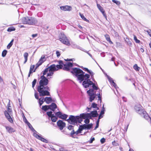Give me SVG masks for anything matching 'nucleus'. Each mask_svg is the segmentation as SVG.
<instances>
[{
  "mask_svg": "<svg viewBox=\"0 0 151 151\" xmlns=\"http://www.w3.org/2000/svg\"><path fill=\"white\" fill-rule=\"evenodd\" d=\"M71 72L77 78L80 83L83 81L82 85L84 88H87L93 84V82L89 79V75L87 74H85V73L80 68H74Z\"/></svg>",
  "mask_w": 151,
  "mask_h": 151,
  "instance_id": "obj_1",
  "label": "nucleus"
},
{
  "mask_svg": "<svg viewBox=\"0 0 151 151\" xmlns=\"http://www.w3.org/2000/svg\"><path fill=\"white\" fill-rule=\"evenodd\" d=\"M41 80L39 82V86H38L37 88L40 96H50V93L48 91H50V88L46 86L48 83V79L43 75L41 76Z\"/></svg>",
  "mask_w": 151,
  "mask_h": 151,
  "instance_id": "obj_2",
  "label": "nucleus"
},
{
  "mask_svg": "<svg viewBox=\"0 0 151 151\" xmlns=\"http://www.w3.org/2000/svg\"><path fill=\"white\" fill-rule=\"evenodd\" d=\"M81 114L80 116H74L73 115H70L69 118L67 120V121L71 124H77L78 122L81 123L83 121V117L81 116Z\"/></svg>",
  "mask_w": 151,
  "mask_h": 151,
  "instance_id": "obj_3",
  "label": "nucleus"
},
{
  "mask_svg": "<svg viewBox=\"0 0 151 151\" xmlns=\"http://www.w3.org/2000/svg\"><path fill=\"white\" fill-rule=\"evenodd\" d=\"M22 22L24 24L29 25H33L37 22L36 19L32 17H23L22 19Z\"/></svg>",
  "mask_w": 151,
  "mask_h": 151,
  "instance_id": "obj_4",
  "label": "nucleus"
},
{
  "mask_svg": "<svg viewBox=\"0 0 151 151\" xmlns=\"http://www.w3.org/2000/svg\"><path fill=\"white\" fill-rule=\"evenodd\" d=\"M134 109L139 114H140L145 119H147L148 116L146 112L142 109V107L140 105H137L134 106Z\"/></svg>",
  "mask_w": 151,
  "mask_h": 151,
  "instance_id": "obj_5",
  "label": "nucleus"
},
{
  "mask_svg": "<svg viewBox=\"0 0 151 151\" xmlns=\"http://www.w3.org/2000/svg\"><path fill=\"white\" fill-rule=\"evenodd\" d=\"M59 40L63 44L67 46H69L70 45L68 40L63 33H61L59 35Z\"/></svg>",
  "mask_w": 151,
  "mask_h": 151,
  "instance_id": "obj_6",
  "label": "nucleus"
},
{
  "mask_svg": "<svg viewBox=\"0 0 151 151\" xmlns=\"http://www.w3.org/2000/svg\"><path fill=\"white\" fill-rule=\"evenodd\" d=\"M98 115V114L96 110L92 111L90 113H83L81 114V116L83 117V119H85L86 118H91V117H96Z\"/></svg>",
  "mask_w": 151,
  "mask_h": 151,
  "instance_id": "obj_7",
  "label": "nucleus"
},
{
  "mask_svg": "<svg viewBox=\"0 0 151 151\" xmlns=\"http://www.w3.org/2000/svg\"><path fill=\"white\" fill-rule=\"evenodd\" d=\"M87 93L89 96V101L90 102H92L96 97V91H94L93 89H90L87 91Z\"/></svg>",
  "mask_w": 151,
  "mask_h": 151,
  "instance_id": "obj_8",
  "label": "nucleus"
},
{
  "mask_svg": "<svg viewBox=\"0 0 151 151\" xmlns=\"http://www.w3.org/2000/svg\"><path fill=\"white\" fill-rule=\"evenodd\" d=\"M64 67L63 68V69L64 70L66 71H70L72 74H73L71 71L73 70V68L72 69V70H70V68H71L73 66V64L72 63L69 62L68 63L66 64H63Z\"/></svg>",
  "mask_w": 151,
  "mask_h": 151,
  "instance_id": "obj_9",
  "label": "nucleus"
},
{
  "mask_svg": "<svg viewBox=\"0 0 151 151\" xmlns=\"http://www.w3.org/2000/svg\"><path fill=\"white\" fill-rule=\"evenodd\" d=\"M50 57V56H49L46 57L45 55H42L39 61L37 62L36 65V67H38L40 65H41L42 63L46 60L47 58Z\"/></svg>",
  "mask_w": 151,
  "mask_h": 151,
  "instance_id": "obj_10",
  "label": "nucleus"
},
{
  "mask_svg": "<svg viewBox=\"0 0 151 151\" xmlns=\"http://www.w3.org/2000/svg\"><path fill=\"white\" fill-rule=\"evenodd\" d=\"M57 125L60 130H62L65 126V123L61 120H59L57 122Z\"/></svg>",
  "mask_w": 151,
  "mask_h": 151,
  "instance_id": "obj_11",
  "label": "nucleus"
},
{
  "mask_svg": "<svg viewBox=\"0 0 151 151\" xmlns=\"http://www.w3.org/2000/svg\"><path fill=\"white\" fill-rule=\"evenodd\" d=\"M33 135L36 138L46 143H48V141L47 140L38 135L36 133L34 132L33 134Z\"/></svg>",
  "mask_w": 151,
  "mask_h": 151,
  "instance_id": "obj_12",
  "label": "nucleus"
},
{
  "mask_svg": "<svg viewBox=\"0 0 151 151\" xmlns=\"http://www.w3.org/2000/svg\"><path fill=\"white\" fill-rule=\"evenodd\" d=\"M4 113L7 119L11 123H13V121L12 119L11 116V114H10L6 111H4Z\"/></svg>",
  "mask_w": 151,
  "mask_h": 151,
  "instance_id": "obj_13",
  "label": "nucleus"
},
{
  "mask_svg": "<svg viewBox=\"0 0 151 151\" xmlns=\"http://www.w3.org/2000/svg\"><path fill=\"white\" fill-rule=\"evenodd\" d=\"M60 8L61 10L64 11H70L72 9V7L68 5L60 6Z\"/></svg>",
  "mask_w": 151,
  "mask_h": 151,
  "instance_id": "obj_14",
  "label": "nucleus"
},
{
  "mask_svg": "<svg viewBox=\"0 0 151 151\" xmlns=\"http://www.w3.org/2000/svg\"><path fill=\"white\" fill-rule=\"evenodd\" d=\"M97 6L99 9L102 13L104 17L106 19V16L102 7L100 4H97Z\"/></svg>",
  "mask_w": 151,
  "mask_h": 151,
  "instance_id": "obj_15",
  "label": "nucleus"
},
{
  "mask_svg": "<svg viewBox=\"0 0 151 151\" xmlns=\"http://www.w3.org/2000/svg\"><path fill=\"white\" fill-rule=\"evenodd\" d=\"M5 128L6 131L10 133L14 132L15 131L14 128L10 126H6Z\"/></svg>",
  "mask_w": 151,
  "mask_h": 151,
  "instance_id": "obj_16",
  "label": "nucleus"
},
{
  "mask_svg": "<svg viewBox=\"0 0 151 151\" xmlns=\"http://www.w3.org/2000/svg\"><path fill=\"white\" fill-rule=\"evenodd\" d=\"M48 67L49 69V71H51L54 72V71H56L57 69L56 65L55 64H52Z\"/></svg>",
  "mask_w": 151,
  "mask_h": 151,
  "instance_id": "obj_17",
  "label": "nucleus"
},
{
  "mask_svg": "<svg viewBox=\"0 0 151 151\" xmlns=\"http://www.w3.org/2000/svg\"><path fill=\"white\" fill-rule=\"evenodd\" d=\"M50 109L53 111H54L55 109L57 108V106L55 104L52 103L50 105H49Z\"/></svg>",
  "mask_w": 151,
  "mask_h": 151,
  "instance_id": "obj_18",
  "label": "nucleus"
},
{
  "mask_svg": "<svg viewBox=\"0 0 151 151\" xmlns=\"http://www.w3.org/2000/svg\"><path fill=\"white\" fill-rule=\"evenodd\" d=\"M44 101L47 104H49L52 101V99L50 97H46L44 99Z\"/></svg>",
  "mask_w": 151,
  "mask_h": 151,
  "instance_id": "obj_19",
  "label": "nucleus"
},
{
  "mask_svg": "<svg viewBox=\"0 0 151 151\" xmlns=\"http://www.w3.org/2000/svg\"><path fill=\"white\" fill-rule=\"evenodd\" d=\"M27 124L29 127V128L32 130L33 132L36 133L37 132L35 130V129L32 127V125L31 124L27 121L26 120Z\"/></svg>",
  "mask_w": 151,
  "mask_h": 151,
  "instance_id": "obj_20",
  "label": "nucleus"
},
{
  "mask_svg": "<svg viewBox=\"0 0 151 151\" xmlns=\"http://www.w3.org/2000/svg\"><path fill=\"white\" fill-rule=\"evenodd\" d=\"M83 69L89 73L91 75L92 78L94 75V73L92 71L89 70L87 68H84Z\"/></svg>",
  "mask_w": 151,
  "mask_h": 151,
  "instance_id": "obj_21",
  "label": "nucleus"
},
{
  "mask_svg": "<svg viewBox=\"0 0 151 151\" xmlns=\"http://www.w3.org/2000/svg\"><path fill=\"white\" fill-rule=\"evenodd\" d=\"M10 101H9V102L8 105V107L7 108V111L10 114H11L12 113V109L11 106H10Z\"/></svg>",
  "mask_w": 151,
  "mask_h": 151,
  "instance_id": "obj_22",
  "label": "nucleus"
},
{
  "mask_svg": "<svg viewBox=\"0 0 151 151\" xmlns=\"http://www.w3.org/2000/svg\"><path fill=\"white\" fill-rule=\"evenodd\" d=\"M105 37L107 41H108L110 44H113L111 40L109 35H105Z\"/></svg>",
  "mask_w": 151,
  "mask_h": 151,
  "instance_id": "obj_23",
  "label": "nucleus"
},
{
  "mask_svg": "<svg viewBox=\"0 0 151 151\" xmlns=\"http://www.w3.org/2000/svg\"><path fill=\"white\" fill-rule=\"evenodd\" d=\"M54 74V72L51 71H49L48 73H47V77L48 79H50L52 78L51 77H49L50 76H52Z\"/></svg>",
  "mask_w": 151,
  "mask_h": 151,
  "instance_id": "obj_24",
  "label": "nucleus"
},
{
  "mask_svg": "<svg viewBox=\"0 0 151 151\" xmlns=\"http://www.w3.org/2000/svg\"><path fill=\"white\" fill-rule=\"evenodd\" d=\"M24 56L25 60L24 63L25 64L27 62V60L28 57V53L27 52H25L24 54Z\"/></svg>",
  "mask_w": 151,
  "mask_h": 151,
  "instance_id": "obj_25",
  "label": "nucleus"
},
{
  "mask_svg": "<svg viewBox=\"0 0 151 151\" xmlns=\"http://www.w3.org/2000/svg\"><path fill=\"white\" fill-rule=\"evenodd\" d=\"M42 110L45 111H47L48 109H50L49 105H45L42 106Z\"/></svg>",
  "mask_w": 151,
  "mask_h": 151,
  "instance_id": "obj_26",
  "label": "nucleus"
},
{
  "mask_svg": "<svg viewBox=\"0 0 151 151\" xmlns=\"http://www.w3.org/2000/svg\"><path fill=\"white\" fill-rule=\"evenodd\" d=\"M44 101V98L41 97L39 99V103L40 104V106H41L43 104Z\"/></svg>",
  "mask_w": 151,
  "mask_h": 151,
  "instance_id": "obj_27",
  "label": "nucleus"
},
{
  "mask_svg": "<svg viewBox=\"0 0 151 151\" xmlns=\"http://www.w3.org/2000/svg\"><path fill=\"white\" fill-rule=\"evenodd\" d=\"M52 121L53 122H55L58 119L54 115L50 117Z\"/></svg>",
  "mask_w": 151,
  "mask_h": 151,
  "instance_id": "obj_28",
  "label": "nucleus"
},
{
  "mask_svg": "<svg viewBox=\"0 0 151 151\" xmlns=\"http://www.w3.org/2000/svg\"><path fill=\"white\" fill-rule=\"evenodd\" d=\"M14 39H12L11 41L8 44L7 46V49H9L12 46L13 44V42H14Z\"/></svg>",
  "mask_w": 151,
  "mask_h": 151,
  "instance_id": "obj_29",
  "label": "nucleus"
},
{
  "mask_svg": "<svg viewBox=\"0 0 151 151\" xmlns=\"http://www.w3.org/2000/svg\"><path fill=\"white\" fill-rule=\"evenodd\" d=\"M133 68L136 71H139L140 69L137 64H135L133 66Z\"/></svg>",
  "mask_w": 151,
  "mask_h": 151,
  "instance_id": "obj_30",
  "label": "nucleus"
},
{
  "mask_svg": "<svg viewBox=\"0 0 151 151\" xmlns=\"http://www.w3.org/2000/svg\"><path fill=\"white\" fill-rule=\"evenodd\" d=\"M48 71H49V69L48 67L47 68H46L44 71L42 72V73L43 74V75L44 76V75H45Z\"/></svg>",
  "mask_w": 151,
  "mask_h": 151,
  "instance_id": "obj_31",
  "label": "nucleus"
},
{
  "mask_svg": "<svg viewBox=\"0 0 151 151\" xmlns=\"http://www.w3.org/2000/svg\"><path fill=\"white\" fill-rule=\"evenodd\" d=\"M80 15L81 16V17L82 18V19H83L84 20L86 21L87 22H88L89 21L86 19L85 17L82 14H81V13H79Z\"/></svg>",
  "mask_w": 151,
  "mask_h": 151,
  "instance_id": "obj_32",
  "label": "nucleus"
},
{
  "mask_svg": "<svg viewBox=\"0 0 151 151\" xmlns=\"http://www.w3.org/2000/svg\"><path fill=\"white\" fill-rule=\"evenodd\" d=\"M78 130L76 132H75L74 130H73L70 133V135L71 136L73 135L74 134H77L78 133Z\"/></svg>",
  "mask_w": 151,
  "mask_h": 151,
  "instance_id": "obj_33",
  "label": "nucleus"
},
{
  "mask_svg": "<svg viewBox=\"0 0 151 151\" xmlns=\"http://www.w3.org/2000/svg\"><path fill=\"white\" fill-rule=\"evenodd\" d=\"M63 65H56V71L58 70L59 69L62 68Z\"/></svg>",
  "mask_w": 151,
  "mask_h": 151,
  "instance_id": "obj_34",
  "label": "nucleus"
},
{
  "mask_svg": "<svg viewBox=\"0 0 151 151\" xmlns=\"http://www.w3.org/2000/svg\"><path fill=\"white\" fill-rule=\"evenodd\" d=\"M68 117V115L65 114H62L60 117V119H65L67 117Z\"/></svg>",
  "mask_w": 151,
  "mask_h": 151,
  "instance_id": "obj_35",
  "label": "nucleus"
},
{
  "mask_svg": "<svg viewBox=\"0 0 151 151\" xmlns=\"http://www.w3.org/2000/svg\"><path fill=\"white\" fill-rule=\"evenodd\" d=\"M62 114V113L60 111L57 112L55 113L56 116L60 118Z\"/></svg>",
  "mask_w": 151,
  "mask_h": 151,
  "instance_id": "obj_36",
  "label": "nucleus"
},
{
  "mask_svg": "<svg viewBox=\"0 0 151 151\" xmlns=\"http://www.w3.org/2000/svg\"><path fill=\"white\" fill-rule=\"evenodd\" d=\"M7 53V51L6 50H4L2 52V57H5Z\"/></svg>",
  "mask_w": 151,
  "mask_h": 151,
  "instance_id": "obj_37",
  "label": "nucleus"
},
{
  "mask_svg": "<svg viewBox=\"0 0 151 151\" xmlns=\"http://www.w3.org/2000/svg\"><path fill=\"white\" fill-rule=\"evenodd\" d=\"M93 124H86V129H90L92 127Z\"/></svg>",
  "mask_w": 151,
  "mask_h": 151,
  "instance_id": "obj_38",
  "label": "nucleus"
},
{
  "mask_svg": "<svg viewBox=\"0 0 151 151\" xmlns=\"http://www.w3.org/2000/svg\"><path fill=\"white\" fill-rule=\"evenodd\" d=\"M52 112L51 111H49L47 112V114L49 117H50L54 115L52 114Z\"/></svg>",
  "mask_w": 151,
  "mask_h": 151,
  "instance_id": "obj_39",
  "label": "nucleus"
},
{
  "mask_svg": "<svg viewBox=\"0 0 151 151\" xmlns=\"http://www.w3.org/2000/svg\"><path fill=\"white\" fill-rule=\"evenodd\" d=\"M112 1L115 3L116 5H119L120 4V2L116 0H112Z\"/></svg>",
  "mask_w": 151,
  "mask_h": 151,
  "instance_id": "obj_40",
  "label": "nucleus"
},
{
  "mask_svg": "<svg viewBox=\"0 0 151 151\" xmlns=\"http://www.w3.org/2000/svg\"><path fill=\"white\" fill-rule=\"evenodd\" d=\"M15 29L13 27H9L8 28L7 30L8 32H11L12 31H15Z\"/></svg>",
  "mask_w": 151,
  "mask_h": 151,
  "instance_id": "obj_41",
  "label": "nucleus"
},
{
  "mask_svg": "<svg viewBox=\"0 0 151 151\" xmlns=\"http://www.w3.org/2000/svg\"><path fill=\"white\" fill-rule=\"evenodd\" d=\"M80 127H81V130L86 129L87 128L86 124H84L83 125H81L80 126Z\"/></svg>",
  "mask_w": 151,
  "mask_h": 151,
  "instance_id": "obj_42",
  "label": "nucleus"
},
{
  "mask_svg": "<svg viewBox=\"0 0 151 151\" xmlns=\"http://www.w3.org/2000/svg\"><path fill=\"white\" fill-rule=\"evenodd\" d=\"M125 41L126 42H127L128 44L129 45H131L132 44V42H130L129 39L128 38H126V39L125 40Z\"/></svg>",
  "mask_w": 151,
  "mask_h": 151,
  "instance_id": "obj_43",
  "label": "nucleus"
},
{
  "mask_svg": "<svg viewBox=\"0 0 151 151\" xmlns=\"http://www.w3.org/2000/svg\"><path fill=\"white\" fill-rule=\"evenodd\" d=\"M134 40L135 41V42L137 43H139L140 42V41L139 40H138L136 36L135 35H134Z\"/></svg>",
  "mask_w": 151,
  "mask_h": 151,
  "instance_id": "obj_44",
  "label": "nucleus"
},
{
  "mask_svg": "<svg viewBox=\"0 0 151 151\" xmlns=\"http://www.w3.org/2000/svg\"><path fill=\"white\" fill-rule=\"evenodd\" d=\"M37 82V80L34 79L32 82V87L34 88Z\"/></svg>",
  "mask_w": 151,
  "mask_h": 151,
  "instance_id": "obj_45",
  "label": "nucleus"
},
{
  "mask_svg": "<svg viewBox=\"0 0 151 151\" xmlns=\"http://www.w3.org/2000/svg\"><path fill=\"white\" fill-rule=\"evenodd\" d=\"M88 118H86L84 119H85V120L84 122L86 124H88L89 123L90 120Z\"/></svg>",
  "mask_w": 151,
  "mask_h": 151,
  "instance_id": "obj_46",
  "label": "nucleus"
},
{
  "mask_svg": "<svg viewBox=\"0 0 151 151\" xmlns=\"http://www.w3.org/2000/svg\"><path fill=\"white\" fill-rule=\"evenodd\" d=\"M91 107L94 108H97V104L95 103H93L92 104Z\"/></svg>",
  "mask_w": 151,
  "mask_h": 151,
  "instance_id": "obj_47",
  "label": "nucleus"
},
{
  "mask_svg": "<svg viewBox=\"0 0 151 151\" xmlns=\"http://www.w3.org/2000/svg\"><path fill=\"white\" fill-rule=\"evenodd\" d=\"M56 54L58 58H59L60 55V52L58 50L56 51Z\"/></svg>",
  "mask_w": 151,
  "mask_h": 151,
  "instance_id": "obj_48",
  "label": "nucleus"
},
{
  "mask_svg": "<svg viewBox=\"0 0 151 151\" xmlns=\"http://www.w3.org/2000/svg\"><path fill=\"white\" fill-rule=\"evenodd\" d=\"M109 80V81L111 83H112V81H114L113 80L112 78H111V77L109 76H107Z\"/></svg>",
  "mask_w": 151,
  "mask_h": 151,
  "instance_id": "obj_49",
  "label": "nucleus"
},
{
  "mask_svg": "<svg viewBox=\"0 0 151 151\" xmlns=\"http://www.w3.org/2000/svg\"><path fill=\"white\" fill-rule=\"evenodd\" d=\"M92 85V86L93 89L96 90L98 89V88L96 86L94 83H93V84Z\"/></svg>",
  "mask_w": 151,
  "mask_h": 151,
  "instance_id": "obj_50",
  "label": "nucleus"
},
{
  "mask_svg": "<svg viewBox=\"0 0 151 151\" xmlns=\"http://www.w3.org/2000/svg\"><path fill=\"white\" fill-rule=\"evenodd\" d=\"M145 31L147 32L148 33V34L150 35V36L151 37V30L150 29H148Z\"/></svg>",
  "mask_w": 151,
  "mask_h": 151,
  "instance_id": "obj_51",
  "label": "nucleus"
},
{
  "mask_svg": "<svg viewBox=\"0 0 151 151\" xmlns=\"http://www.w3.org/2000/svg\"><path fill=\"white\" fill-rule=\"evenodd\" d=\"M112 144L113 145L116 146L119 145V144L118 143L116 142L115 141H114L112 142Z\"/></svg>",
  "mask_w": 151,
  "mask_h": 151,
  "instance_id": "obj_52",
  "label": "nucleus"
},
{
  "mask_svg": "<svg viewBox=\"0 0 151 151\" xmlns=\"http://www.w3.org/2000/svg\"><path fill=\"white\" fill-rule=\"evenodd\" d=\"M68 128L69 130H74L73 129V127L72 125H69L68 127Z\"/></svg>",
  "mask_w": 151,
  "mask_h": 151,
  "instance_id": "obj_53",
  "label": "nucleus"
},
{
  "mask_svg": "<svg viewBox=\"0 0 151 151\" xmlns=\"http://www.w3.org/2000/svg\"><path fill=\"white\" fill-rule=\"evenodd\" d=\"M95 140L94 137H91L90 140L89 141V142L90 143H92L93 141Z\"/></svg>",
  "mask_w": 151,
  "mask_h": 151,
  "instance_id": "obj_54",
  "label": "nucleus"
},
{
  "mask_svg": "<svg viewBox=\"0 0 151 151\" xmlns=\"http://www.w3.org/2000/svg\"><path fill=\"white\" fill-rule=\"evenodd\" d=\"M60 151H67V150L64 147H61L59 149Z\"/></svg>",
  "mask_w": 151,
  "mask_h": 151,
  "instance_id": "obj_55",
  "label": "nucleus"
},
{
  "mask_svg": "<svg viewBox=\"0 0 151 151\" xmlns=\"http://www.w3.org/2000/svg\"><path fill=\"white\" fill-rule=\"evenodd\" d=\"M105 141V139L104 138H103L101 139L100 142L101 144H103Z\"/></svg>",
  "mask_w": 151,
  "mask_h": 151,
  "instance_id": "obj_56",
  "label": "nucleus"
},
{
  "mask_svg": "<svg viewBox=\"0 0 151 151\" xmlns=\"http://www.w3.org/2000/svg\"><path fill=\"white\" fill-rule=\"evenodd\" d=\"M111 84L116 89L117 88H118L116 84L114 81H112V83H111Z\"/></svg>",
  "mask_w": 151,
  "mask_h": 151,
  "instance_id": "obj_57",
  "label": "nucleus"
},
{
  "mask_svg": "<svg viewBox=\"0 0 151 151\" xmlns=\"http://www.w3.org/2000/svg\"><path fill=\"white\" fill-rule=\"evenodd\" d=\"M35 98L37 99H39V97H38V94H37V93H36V92H35Z\"/></svg>",
  "mask_w": 151,
  "mask_h": 151,
  "instance_id": "obj_58",
  "label": "nucleus"
},
{
  "mask_svg": "<svg viewBox=\"0 0 151 151\" xmlns=\"http://www.w3.org/2000/svg\"><path fill=\"white\" fill-rule=\"evenodd\" d=\"M35 67L34 65H32L30 66V70L33 71Z\"/></svg>",
  "mask_w": 151,
  "mask_h": 151,
  "instance_id": "obj_59",
  "label": "nucleus"
},
{
  "mask_svg": "<svg viewBox=\"0 0 151 151\" xmlns=\"http://www.w3.org/2000/svg\"><path fill=\"white\" fill-rule=\"evenodd\" d=\"M37 36V34H33L32 35V38H34L36 37Z\"/></svg>",
  "mask_w": 151,
  "mask_h": 151,
  "instance_id": "obj_60",
  "label": "nucleus"
},
{
  "mask_svg": "<svg viewBox=\"0 0 151 151\" xmlns=\"http://www.w3.org/2000/svg\"><path fill=\"white\" fill-rule=\"evenodd\" d=\"M23 119L24 121V122L25 123L27 124L26 120L27 121V120L26 119V118L25 117V116H24V117H23Z\"/></svg>",
  "mask_w": 151,
  "mask_h": 151,
  "instance_id": "obj_61",
  "label": "nucleus"
},
{
  "mask_svg": "<svg viewBox=\"0 0 151 151\" xmlns=\"http://www.w3.org/2000/svg\"><path fill=\"white\" fill-rule=\"evenodd\" d=\"M58 63L59 64V65H62L63 64V62L61 60L59 61Z\"/></svg>",
  "mask_w": 151,
  "mask_h": 151,
  "instance_id": "obj_62",
  "label": "nucleus"
},
{
  "mask_svg": "<svg viewBox=\"0 0 151 151\" xmlns=\"http://www.w3.org/2000/svg\"><path fill=\"white\" fill-rule=\"evenodd\" d=\"M104 109H102L101 111L100 114L101 115H103L104 114Z\"/></svg>",
  "mask_w": 151,
  "mask_h": 151,
  "instance_id": "obj_63",
  "label": "nucleus"
},
{
  "mask_svg": "<svg viewBox=\"0 0 151 151\" xmlns=\"http://www.w3.org/2000/svg\"><path fill=\"white\" fill-rule=\"evenodd\" d=\"M99 126V124L96 123V125L94 129V130H96V129Z\"/></svg>",
  "mask_w": 151,
  "mask_h": 151,
  "instance_id": "obj_64",
  "label": "nucleus"
}]
</instances>
